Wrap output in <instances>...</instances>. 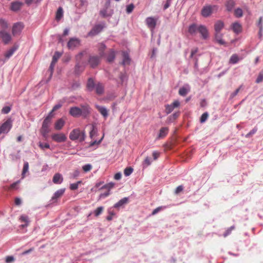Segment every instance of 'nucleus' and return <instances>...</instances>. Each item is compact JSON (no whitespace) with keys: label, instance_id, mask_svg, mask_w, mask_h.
<instances>
[{"label":"nucleus","instance_id":"obj_34","mask_svg":"<svg viewBox=\"0 0 263 263\" xmlns=\"http://www.w3.org/2000/svg\"><path fill=\"white\" fill-rule=\"evenodd\" d=\"M63 16V10L61 7H59L57 10L55 15V19L57 21H60Z\"/></svg>","mask_w":263,"mask_h":263},{"label":"nucleus","instance_id":"obj_38","mask_svg":"<svg viewBox=\"0 0 263 263\" xmlns=\"http://www.w3.org/2000/svg\"><path fill=\"white\" fill-rule=\"evenodd\" d=\"M239 61V58L236 54H233L230 59V63L232 64H236Z\"/></svg>","mask_w":263,"mask_h":263},{"label":"nucleus","instance_id":"obj_27","mask_svg":"<svg viewBox=\"0 0 263 263\" xmlns=\"http://www.w3.org/2000/svg\"><path fill=\"white\" fill-rule=\"evenodd\" d=\"M168 132V128L167 127H163L160 128L159 133L158 136V139H160L166 136Z\"/></svg>","mask_w":263,"mask_h":263},{"label":"nucleus","instance_id":"obj_45","mask_svg":"<svg viewBox=\"0 0 263 263\" xmlns=\"http://www.w3.org/2000/svg\"><path fill=\"white\" fill-rule=\"evenodd\" d=\"M209 117V114L208 112H204L201 116L200 118V122L201 123H203L206 121L208 118Z\"/></svg>","mask_w":263,"mask_h":263},{"label":"nucleus","instance_id":"obj_16","mask_svg":"<svg viewBox=\"0 0 263 263\" xmlns=\"http://www.w3.org/2000/svg\"><path fill=\"white\" fill-rule=\"evenodd\" d=\"M95 107L98 109V110L105 119L108 117V110L106 108V107L96 104Z\"/></svg>","mask_w":263,"mask_h":263},{"label":"nucleus","instance_id":"obj_15","mask_svg":"<svg viewBox=\"0 0 263 263\" xmlns=\"http://www.w3.org/2000/svg\"><path fill=\"white\" fill-rule=\"evenodd\" d=\"M23 5V3L18 1H15L11 3L10 10L14 12L19 11Z\"/></svg>","mask_w":263,"mask_h":263},{"label":"nucleus","instance_id":"obj_24","mask_svg":"<svg viewBox=\"0 0 263 263\" xmlns=\"http://www.w3.org/2000/svg\"><path fill=\"white\" fill-rule=\"evenodd\" d=\"M190 90V88L188 85H186L179 88V94L183 97L185 96Z\"/></svg>","mask_w":263,"mask_h":263},{"label":"nucleus","instance_id":"obj_37","mask_svg":"<svg viewBox=\"0 0 263 263\" xmlns=\"http://www.w3.org/2000/svg\"><path fill=\"white\" fill-rule=\"evenodd\" d=\"M0 25L2 29V30H5V29L8 28V24L6 21L4 19L1 18L0 19Z\"/></svg>","mask_w":263,"mask_h":263},{"label":"nucleus","instance_id":"obj_47","mask_svg":"<svg viewBox=\"0 0 263 263\" xmlns=\"http://www.w3.org/2000/svg\"><path fill=\"white\" fill-rule=\"evenodd\" d=\"M133 172V168L131 167H128L125 168L124 174L125 176H129Z\"/></svg>","mask_w":263,"mask_h":263},{"label":"nucleus","instance_id":"obj_62","mask_svg":"<svg viewBox=\"0 0 263 263\" xmlns=\"http://www.w3.org/2000/svg\"><path fill=\"white\" fill-rule=\"evenodd\" d=\"M183 189V185H181L177 187V188L175 190V193L176 194H178L179 193H180Z\"/></svg>","mask_w":263,"mask_h":263},{"label":"nucleus","instance_id":"obj_28","mask_svg":"<svg viewBox=\"0 0 263 263\" xmlns=\"http://www.w3.org/2000/svg\"><path fill=\"white\" fill-rule=\"evenodd\" d=\"M215 39L216 42L221 45H227L226 42L222 39V34L219 33H216Z\"/></svg>","mask_w":263,"mask_h":263},{"label":"nucleus","instance_id":"obj_2","mask_svg":"<svg viewBox=\"0 0 263 263\" xmlns=\"http://www.w3.org/2000/svg\"><path fill=\"white\" fill-rule=\"evenodd\" d=\"M69 138L72 141L77 140L82 142L85 140V135L84 132H81L79 129H74L70 133Z\"/></svg>","mask_w":263,"mask_h":263},{"label":"nucleus","instance_id":"obj_56","mask_svg":"<svg viewBox=\"0 0 263 263\" xmlns=\"http://www.w3.org/2000/svg\"><path fill=\"white\" fill-rule=\"evenodd\" d=\"M172 0H166L165 4L163 5V9L164 10H166L171 5Z\"/></svg>","mask_w":263,"mask_h":263},{"label":"nucleus","instance_id":"obj_30","mask_svg":"<svg viewBox=\"0 0 263 263\" xmlns=\"http://www.w3.org/2000/svg\"><path fill=\"white\" fill-rule=\"evenodd\" d=\"M235 5L234 0H227L226 3V7L228 11H231Z\"/></svg>","mask_w":263,"mask_h":263},{"label":"nucleus","instance_id":"obj_22","mask_svg":"<svg viewBox=\"0 0 263 263\" xmlns=\"http://www.w3.org/2000/svg\"><path fill=\"white\" fill-rule=\"evenodd\" d=\"M129 198L128 197H124L120 200L118 202L114 204L113 208L119 209L123 207L124 205L127 203Z\"/></svg>","mask_w":263,"mask_h":263},{"label":"nucleus","instance_id":"obj_26","mask_svg":"<svg viewBox=\"0 0 263 263\" xmlns=\"http://www.w3.org/2000/svg\"><path fill=\"white\" fill-rule=\"evenodd\" d=\"M96 84H95V82L93 79L91 78H89L87 83V88L89 91H92L96 87Z\"/></svg>","mask_w":263,"mask_h":263},{"label":"nucleus","instance_id":"obj_9","mask_svg":"<svg viewBox=\"0 0 263 263\" xmlns=\"http://www.w3.org/2000/svg\"><path fill=\"white\" fill-rule=\"evenodd\" d=\"M51 139L58 143H62L66 141L67 137L63 133L53 134L51 135Z\"/></svg>","mask_w":263,"mask_h":263},{"label":"nucleus","instance_id":"obj_33","mask_svg":"<svg viewBox=\"0 0 263 263\" xmlns=\"http://www.w3.org/2000/svg\"><path fill=\"white\" fill-rule=\"evenodd\" d=\"M198 31V26L195 24L189 26L188 31L191 34H193Z\"/></svg>","mask_w":263,"mask_h":263},{"label":"nucleus","instance_id":"obj_43","mask_svg":"<svg viewBox=\"0 0 263 263\" xmlns=\"http://www.w3.org/2000/svg\"><path fill=\"white\" fill-rule=\"evenodd\" d=\"M81 183V181H79L76 183H71L70 184L69 188L71 190H76L78 188L79 185Z\"/></svg>","mask_w":263,"mask_h":263},{"label":"nucleus","instance_id":"obj_6","mask_svg":"<svg viewBox=\"0 0 263 263\" xmlns=\"http://www.w3.org/2000/svg\"><path fill=\"white\" fill-rule=\"evenodd\" d=\"M81 117L83 118L88 117L91 112V108L87 103L81 104L80 105Z\"/></svg>","mask_w":263,"mask_h":263},{"label":"nucleus","instance_id":"obj_51","mask_svg":"<svg viewBox=\"0 0 263 263\" xmlns=\"http://www.w3.org/2000/svg\"><path fill=\"white\" fill-rule=\"evenodd\" d=\"M152 163V161H151V159L148 157H147L144 162H143V167H147V166L149 165Z\"/></svg>","mask_w":263,"mask_h":263},{"label":"nucleus","instance_id":"obj_29","mask_svg":"<svg viewBox=\"0 0 263 263\" xmlns=\"http://www.w3.org/2000/svg\"><path fill=\"white\" fill-rule=\"evenodd\" d=\"M123 61L121 62V64L123 65H126L129 64L130 62V59L129 58L128 53L126 52H123Z\"/></svg>","mask_w":263,"mask_h":263},{"label":"nucleus","instance_id":"obj_64","mask_svg":"<svg viewBox=\"0 0 263 263\" xmlns=\"http://www.w3.org/2000/svg\"><path fill=\"white\" fill-rule=\"evenodd\" d=\"M163 208L162 206H159L153 210L152 215H155L160 211Z\"/></svg>","mask_w":263,"mask_h":263},{"label":"nucleus","instance_id":"obj_35","mask_svg":"<svg viewBox=\"0 0 263 263\" xmlns=\"http://www.w3.org/2000/svg\"><path fill=\"white\" fill-rule=\"evenodd\" d=\"M179 112H174L172 115L170 116L167 118V122L168 123H171V122H173V121L175 120L179 116Z\"/></svg>","mask_w":263,"mask_h":263},{"label":"nucleus","instance_id":"obj_41","mask_svg":"<svg viewBox=\"0 0 263 263\" xmlns=\"http://www.w3.org/2000/svg\"><path fill=\"white\" fill-rule=\"evenodd\" d=\"M55 64V63H53L52 62L50 63V65L49 67V69H48L50 71V74L49 79L47 80V82L50 81V80L51 79V77L52 76L53 71V69H54V67Z\"/></svg>","mask_w":263,"mask_h":263},{"label":"nucleus","instance_id":"obj_44","mask_svg":"<svg viewBox=\"0 0 263 263\" xmlns=\"http://www.w3.org/2000/svg\"><path fill=\"white\" fill-rule=\"evenodd\" d=\"M115 59V54L114 51L111 52L107 58V62L111 63L114 61Z\"/></svg>","mask_w":263,"mask_h":263},{"label":"nucleus","instance_id":"obj_40","mask_svg":"<svg viewBox=\"0 0 263 263\" xmlns=\"http://www.w3.org/2000/svg\"><path fill=\"white\" fill-rule=\"evenodd\" d=\"M29 169V164L27 162H26L24 164L23 171L22 173V178H24L25 177V174L28 171Z\"/></svg>","mask_w":263,"mask_h":263},{"label":"nucleus","instance_id":"obj_10","mask_svg":"<svg viewBox=\"0 0 263 263\" xmlns=\"http://www.w3.org/2000/svg\"><path fill=\"white\" fill-rule=\"evenodd\" d=\"M24 24L22 22H17L15 23L12 27V34L14 36L18 35L22 32L24 28Z\"/></svg>","mask_w":263,"mask_h":263},{"label":"nucleus","instance_id":"obj_53","mask_svg":"<svg viewBox=\"0 0 263 263\" xmlns=\"http://www.w3.org/2000/svg\"><path fill=\"white\" fill-rule=\"evenodd\" d=\"M134 5L133 4H130L126 6V11L127 13L129 14L132 13L134 10Z\"/></svg>","mask_w":263,"mask_h":263},{"label":"nucleus","instance_id":"obj_48","mask_svg":"<svg viewBox=\"0 0 263 263\" xmlns=\"http://www.w3.org/2000/svg\"><path fill=\"white\" fill-rule=\"evenodd\" d=\"M174 108L171 105V104H167L165 105V112L166 114H170Z\"/></svg>","mask_w":263,"mask_h":263},{"label":"nucleus","instance_id":"obj_21","mask_svg":"<svg viewBox=\"0 0 263 263\" xmlns=\"http://www.w3.org/2000/svg\"><path fill=\"white\" fill-rule=\"evenodd\" d=\"M231 28L236 34H239L242 31V26L238 22H234L231 25Z\"/></svg>","mask_w":263,"mask_h":263},{"label":"nucleus","instance_id":"obj_19","mask_svg":"<svg viewBox=\"0 0 263 263\" xmlns=\"http://www.w3.org/2000/svg\"><path fill=\"white\" fill-rule=\"evenodd\" d=\"M145 22L147 26L154 29L156 26L157 20L153 17H148L145 20Z\"/></svg>","mask_w":263,"mask_h":263},{"label":"nucleus","instance_id":"obj_12","mask_svg":"<svg viewBox=\"0 0 263 263\" xmlns=\"http://www.w3.org/2000/svg\"><path fill=\"white\" fill-rule=\"evenodd\" d=\"M17 46H14L9 50H8L4 54V59H2L1 60L3 61V63H5L9 58L14 54L15 51L17 49Z\"/></svg>","mask_w":263,"mask_h":263},{"label":"nucleus","instance_id":"obj_17","mask_svg":"<svg viewBox=\"0 0 263 263\" xmlns=\"http://www.w3.org/2000/svg\"><path fill=\"white\" fill-rule=\"evenodd\" d=\"M65 191V189H61L57 190L53 195L51 201L52 203H54L57 201V199L61 197L64 193Z\"/></svg>","mask_w":263,"mask_h":263},{"label":"nucleus","instance_id":"obj_58","mask_svg":"<svg viewBox=\"0 0 263 263\" xmlns=\"http://www.w3.org/2000/svg\"><path fill=\"white\" fill-rule=\"evenodd\" d=\"M11 110V107L8 106H4L2 109V112L4 114L9 113Z\"/></svg>","mask_w":263,"mask_h":263},{"label":"nucleus","instance_id":"obj_8","mask_svg":"<svg viewBox=\"0 0 263 263\" xmlns=\"http://www.w3.org/2000/svg\"><path fill=\"white\" fill-rule=\"evenodd\" d=\"M81 44V40L77 37H71L67 43V47L69 49L73 50L79 47Z\"/></svg>","mask_w":263,"mask_h":263},{"label":"nucleus","instance_id":"obj_54","mask_svg":"<svg viewBox=\"0 0 263 263\" xmlns=\"http://www.w3.org/2000/svg\"><path fill=\"white\" fill-rule=\"evenodd\" d=\"M257 130V128H256V127L253 128L251 130H250L246 135V137L248 138L251 137L252 135H253L254 134H255L256 133Z\"/></svg>","mask_w":263,"mask_h":263},{"label":"nucleus","instance_id":"obj_32","mask_svg":"<svg viewBox=\"0 0 263 263\" xmlns=\"http://www.w3.org/2000/svg\"><path fill=\"white\" fill-rule=\"evenodd\" d=\"M96 92L98 95H102L104 92V86L101 83H98L95 87Z\"/></svg>","mask_w":263,"mask_h":263},{"label":"nucleus","instance_id":"obj_23","mask_svg":"<svg viewBox=\"0 0 263 263\" xmlns=\"http://www.w3.org/2000/svg\"><path fill=\"white\" fill-rule=\"evenodd\" d=\"M63 178L62 175L60 173H56L54 175L52 179V181L55 184H60L62 183Z\"/></svg>","mask_w":263,"mask_h":263},{"label":"nucleus","instance_id":"obj_46","mask_svg":"<svg viewBox=\"0 0 263 263\" xmlns=\"http://www.w3.org/2000/svg\"><path fill=\"white\" fill-rule=\"evenodd\" d=\"M104 209V208L103 206H99L97 208L95 211H94V214L95 216L97 217L99 216L103 212Z\"/></svg>","mask_w":263,"mask_h":263},{"label":"nucleus","instance_id":"obj_63","mask_svg":"<svg viewBox=\"0 0 263 263\" xmlns=\"http://www.w3.org/2000/svg\"><path fill=\"white\" fill-rule=\"evenodd\" d=\"M20 219L22 221H24L25 223H28L29 222V218L27 216L23 215L21 217Z\"/></svg>","mask_w":263,"mask_h":263},{"label":"nucleus","instance_id":"obj_14","mask_svg":"<svg viewBox=\"0 0 263 263\" xmlns=\"http://www.w3.org/2000/svg\"><path fill=\"white\" fill-rule=\"evenodd\" d=\"M69 114L73 117H81V109L80 107L73 106L70 108Z\"/></svg>","mask_w":263,"mask_h":263},{"label":"nucleus","instance_id":"obj_3","mask_svg":"<svg viewBox=\"0 0 263 263\" xmlns=\"http://www.w3.org/2000/svg\"><path fill=\"white\" fill-rule=\"evenodd\" d=\"M106 27L104 22H101L99 24L95 25L91 30L88 33L89 36H95L101 32L103 29Z\"/></svg>","mask_w":263,"mask_h":263},{"label":"nucleus","instance_id":"obj_59","mask_svg":"<svg viewBox=\"0 0 263 263\" xmlns=\"http://www.w3.org/2000/svg\"><path fill=\"white\" fill-rule=\"evenodd\" d=\"M15 260L14 257L13 256H7L6 257L5 261L7 263H11Z\"/></svg>","mask_w":263,"mask_h":263},{"label":"nucleus","instance_id":"obj_61","mask_svg":"<svg viewBox=\"0 0 263 263\" xmlns=\"http://www.w3.org/2000/svg\"><path fill=\"white\" fill-rule=\"evenodd\" d=\"M80 175V172L78 170H75L71 174V178L75 179Z\"/></svg>","mask_w":263,"mask_h":263},{"label":"nucleus","instance_id":"obj_36","mask_svg":"<svg viewBox=\"0 0 263 263\" xmlns=\"http://www.w3.org/2000/svg\"><path fill=\"white\" fill-rule=\"evenodd\" d=\"M234 15L236 17L239 18L242 16L243 12L241 8H237L234 10Z\"/></svg>","mask_w":263,"mask_h":263},{"label":"nucleus","instance_id":"obj_11","mask_svg":"<svg viewBox=\"0 0 263 263\" xmlns=\"http://www.w3.org/2000/svg\"><path fill=\"white\" fill-rule=\"evenodd\" d=\"M100 57L98 55H91L89 57L88 63L92 68H96L100 63Z\"/></svg>","mask_w":263,"mask_h":263},{"label":"nucleus","instance_id":"obj_13","mask_svg":"<svg viewBox=\"0 0 263 263\" xmlns=\"http://www.w3.org/2000/svg\"><path fill=\"white\" fill-rule=\"evenodd\" d=\"M0 38L5 44H8L11 40V36L10 33L4 30H0Z\"/></svg>","mask_w":263,"mask_h":263},{"label":"nucleus","instance_id":"obj_52","mask_svg":"<svg viewBox=\"0 0 263 263\" xmlns=\"http://www.w3.org/2000/svg\"><path fill=\"white\" fill-rule=\"evenodd\" d=\"M39 147L42 149H45V148H49L50 145L47 143H42L40 142L39 143Z\"/></svg>","mask_w":263,"mask_h":263},{"label":"nucleus","instance_id":"obj_50","mask_svg":"<svg viewBox=\"0 0 263 263\" xmlns=\"http://www.w3.org/2000/svg\"><path fill=\"white\" fill-rule=\"evenodd\" d=\"M262 21L263 18L262 16H260L259 17V21L257 24V26L259 27L260 29V32H262L263 30V25H262Z\"/></svg>","mask_w":263,"mask_h":263},{"label":"nucleus","instance_id":"obj_1","mask_svg":"<svg viewBox=\"0 0 263 263\" xmlns=\"http://www.w3.org/2000/svg\"><path fill=\"white\" fill-rule=\"evenodd\" d=\"M86 54L85 51L79 52L76 55V64L74 67V73L80 74L84 70L87 63L83 60V56Z\"/></svg>","mask_w":263,"mask_h":263},{"label":"nucleus","instance_id":"obj_55","mask_svg":"<svg viewBox=\"0 0 263 263\" xmlns=\"http://www.w3.org/2000/svg\"><path fill=\"white\" fill-rule=\"evenodd\" d=\"M97 132V129L96 128L95 126H92L91 129L90 131L89 135L91 138H92V137L96 134Z\"/></svg>","mask_w":263,"mask_h":263},{"label":"nucleus","instance_id":"obj_5","mask_svg":"<svg viewBox=\"0 0 263 263\" xmlns=\"http://www.w3.org/2000/svg\"><path fill=\"white\" fill-rule=\"evenodd\" d=\"M12 126V120L11 118L8 119L0 126V134H7Z\"/></svg>","mask_w":263,"mask_h":263},{"label":"nucleus","instance_id":"obj_4","mask_svg":"<svg viewBox=\"0 0 263 263\" xmlns=\"http://www.w3.org/2000/svg\"><path fill=\"white\" fill-rule=\"evenodd\" d=\"M51 123V121L47 119H45L43 121L42 127L41 128V133L44 138L48 137V133L50 132L49 127Z\"/></svg>","mask_w":263,"mask_h":263},{"label":"nucleus","instance_id":"obj_57","mask_svg":"<svg viewBox=\"0 0 263 263\" xmlns=\"http://www.w3.org/2000/svg\"><path fill=\"white\" fill-rule=\"evenodd\" d=\"M92 168V165L90 164H87L83 166L82 168L85 172L89 171Z\"/></svg>","mask_w":263,"mask_h":263},{"label":"nucleus","instance_id":"obj_42","mask_svg":"<svg viewBox=\"0 0 263 263\" xmlns=\"http://www.w3.org/2000/svg\"><path fill=\"white\" fill-rule=\"evenodd\" d=\"M114 185H115V183L111 182H109L108 183H107V184L104 185L103 186H102V187H101V189H107L108 191H109L110 192V189H112Z\"/></svg>","mask_w":263,"mask_h":263},{"label":"nucleus","instance_id":"obj_60","mask_svg":"<svg viewBox=\"0 0 263 263\" xmlns=\"http://www.w3.org/2000/svg\"><path fill=\"white\" fill-rule=\"evenodd\" d=\"M263 81V73L261 72L259 73L258 76L255 82L256 83H259Z\"/></svg>","mask_w":263,"mask_h":263},{"label":"nucleus","instance_id":"obj_49","mask_svg":"<svg viewBox=\"0 0 263 263\" xmlns=\"http://www.w3.org/2000/svg\"><path fill=\"white\" fill-rule=\"evenodd\" d=\"M242 87V85H241L239 88H238L237 89H236L233 92H232L231 95H230V99H233L234 97H235L237 94L239 92V91H240V89Z\"/></svg>","mask_w":263,"mask_h":263},{"label":"nucleus","instance_id":"obj_7","mask_svg":"<svg viewBox=\"0 0 263 263\" xmlns=\"http://www.w3.org/2000/svg\"><path fill=\"white\" fill-rule=\"evenodd\" d=\"M218 7L217 5H208L203 7L201 10V14L204 17L209 16L213 10H217Z\"/></svg>","mask_w":263,"mask_h":263},{"label":"nucleus","instance_id":"obj_18","mask_svg":"<svg viewBox=\"0 0 263 263\" xmlns=\"http://www.w3.org/2000/svg\"><path fill=\"white\" fill-rule=\"evenodd\" d=\"M198 31L201 34L203 39L208 38L209 35L208 30L205 26L202 25L198 26Z\"/></svg>","mask_w":263,"mask_h":263},{"label":"nucleus","instance_id":"obj_25","mask_svg":"<svg viewBox=\"0 0 263 263\" xmlns=\"http://www.w3.org/2000/svg\"><path fill=\"white\" fill-rule=\"evenodd\" d=\"M224 27V23L221 21H217L214 25V29L216 33H219Z\"/></svg>","mask_w":263,"mask_h":263},{"label":"nucleus","instance_id":"obj_31","mask_svg":"<svg viewBox=\"0 0 263 263\" xmlns=\"http://www.w3.org/2000/svg\"><path fill=\"white\" fill-rule=\"evenodd\" d=\"M64 120L62 118L59 119L55 123L54 128L56 130H60L64 126Z\"/></svg>","mask_w":263,"mask_h":263},{"label":"nucleus","instance_id":"obj_39","mask_svg":"<svg viewBox=\"0 0 263 263\" xmlns=\"http://www.w3.org/2000/svg\"><path fill=\"white\" fill-rule=\"evenodd\" d=\"M61 53L58 51H56L54 55L52 57V62L56 63L58 60V59L60 58L61 56Z\"/></svg>","mask_w":263,"mask_h":263},{"label":"nucleus","instance_id":"obj_20","mask_svg":"<svg viewBox=\"0 0 263 263\" xmlns=\"http://www.w3.org/2000/svg\"><path fill=\"white\" fill-rule=\"evenodd\" d=\"M108 8L104 7L103 9H102L100 11L99 14L101 17H102L103 18H105V17L111 16L112 15V14L114 13L113 10H111L108 11Z\"/></svg>","mask_w":263,"mask_h":263}]
</instances>
